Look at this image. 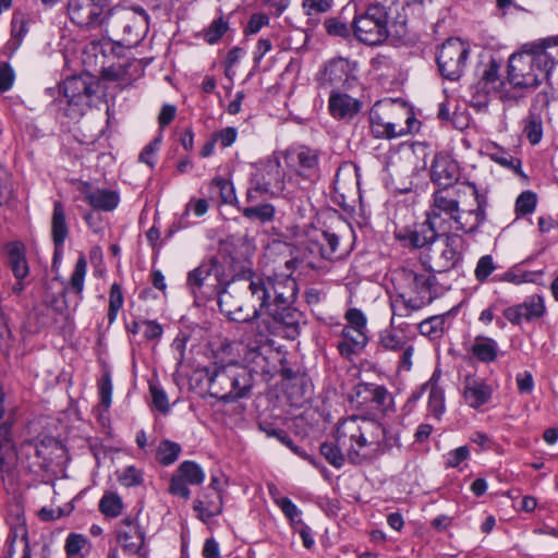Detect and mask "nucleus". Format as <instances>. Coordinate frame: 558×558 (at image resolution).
<instances>
[{"mask_svg":"<svg viewBox=\"0 0 558 558\" xmlns=\"http://www.w3.org/2000/svg\"><path fill=\"white\" fill-rule=\"evenodd\" d=\"M161 143V137L154 138L149 144H147L138 156V160L143 163H146L150 168L155 166L156 155L159 150Z\"/></svg>","mask_w":558,"mask_h":558,"instance_id":"nucleus-53","label":"nucleus"},{"mask_svg":"<svg viewBox=\"0 0 558 558\" xmlns=\"http://www.w3.org/2000/svg\"><path fill=\"white\" fill-rule=\"evenodd\" d=\"M369 122L372 134L376 138L401 137V119H390L389 112L381 111L377 105L369 112Z\"/></svg>","mask_w":558,"mask_h":558,"instance_id":"nucleus-16","label":"nucleus"},{"mask_svg":"<svg viewBox=\"0 0 558 558\" xmlns=\"http://www.w3.org/2000/svg\"><path fill=\"white\" fill-rule=\"evenodd\" d=\"M536 206V195L526 191L520 194L515 202V211L521 215H527L534 211Z\"/></svg>","mask_w":558,"mask_h":558,"instance_id":"nucleus-52","label":"nucleus"},{"mask_svg":"<svg viewBox=\"0 0 558 558\" xmlns=\"http://www.w3.org/2000/svg\"><path fill=\"white\" fill-rule=\"evenodd\" d=\"M5 520L9 527H27L24 508L20 502H12L8 506Z\"/></svg>","mask_w":558,"mask_h":558,"instance_id":"nucleus-48","label":"nucleus"},{"mask_svg":"<svg viewBox=\"0 0 558 558\" xmlns=\"http://www.w3.org/2000/svg\"><path fill=\"white\" fill-rule=\"evenodd\" d=\"M43 447L44 446H39L34 440H25L21 444V449L23 453H34V457H36L37 459V461L28 463L26 465L27 469H29L31 471H33L34 468L45 469L48 466L49 461L43 458Z\"/></svg>","mask_w":558,"mask_h":558,"instance_id":"nucleus-44","label":"nucleus"},{"mask_svg":"<svg viewBox=\"0 0 558 558\" xmlns=\"http://www.w3.org/2000/svg\"><path fill=\"white\" fill-rule=\"evenodd\" d=\"M469 454L470 451L466 446L451 450L446 457V465L449 468H457L461 462L468 459Z\"/></svg>","mask_w":558,"mask_h":558,"instance_id":"nucleus-64","label":"nucleus"},{"mask_svg":"<svg viewBox=\"0 0 558 558\" xmlns=\"http://www.w3.org/2000/svg\"><path fill=\"white\" fill-rule=\"evenodd\" d=\"M149 391L155 407L160 412L167 413L169 411V402L165 390L157 385L150 384Z\"/></svg>","mask_w":558,"mask_h":558,"instance_id":"nucleus-61","label":"nucleus"},{"mask_svg":"<svg viewBox=\"0 0 558 558\" xmlns=\"http://www.w3.org/2000/svg\"><path fill=\"white\" fill-rule=\"evenodd\" d=\"M459 213V202L451 196L450 191L439 190L433 195V204L427 211V219L442 233H447L451 229V221L457 225L458 231H465V225L461 221Z\"/></svg>","mask_w":558,"mask_h":558,"instance_id":"nucleus-9","label":"nucleus"},{"mask_svg":"<svg viewBox=\"0 0 558 558\" xmlns=\"http://www.w3.org/2000/svg\"><path fill=\"white\" fill-rule=\"evenodd\" d=\"M470 187L472 189V194L475 196L477 207L476 209L470 211L471 214L475 215V222L470 228L465 227V233L475 232L486 219L487 201L485 196L478 194L475 184H470Z\"/></svg>","mask_w":558,"mask_h":558,"instance_id":"nucleus-41","label":"nucleus"},{"mask_svg":"<svg viewBox=\"0 0 558 558\" xmlns=\"http://www.w3.org/2000/svg\"><path fill=\"white\" fill-rule=\"evenodd\" d=\"M499 64L493 60L483 72L481 82L487 93L499 92L505 85L499 76Z\"/></svg>","mask_w":558,"mask_h":558,"instance_id":"nucleus-37","label":"nucleus"},{"mask_svg":"<svg viewBox=\"0 0 558 558\" xmlns=\"http://www.w3.org/2000/svg\"><path fill=\"white\" fill-rule=\"evenodd\" d=\"M428 410L436 418H439L445 412L444 390L435 384L429 387Z\"/></svg>","mask_w":558,"mask_h":558,"instance_id":"nucleus-43","label":"nucleus"},{"mask_svg":"<svg viewBox=\"0 0 558 558\" xmlns=\"http://www.w3.org/2000/svg\"><path fill=\"white\" fill-rule=\"evenodd\" d=\"M250 205L242 209V215L251 220L259 223L271 222L275 219L276 208L270 203H248Z\"/></svg>","mask_w":558,"mask_h":558,"instance_id":"nucleus-29","label":"nucleus"},{"mask_svg":"<svg viewBox=\"0 0 558 558\" xmlns=\"http://www.w3.org/2000/svg\"><path fill=\"white\" fill-rule=\"evenodd\" d=\"M337 434L339 441L348 446L347 456L353 464L371 462L389 451L397 442V438L388 436L378 421L364 416L344 418L339 424Z\"/></svg>","mask_w":558,"mask_h":558,"instance_id":"nucleus-2","label":"nucleus"},{"mask_svg":"<svg viewBox=\"0 0 558 558\" xmlns=\"http://www.w3.org/2000/svg\"><path fill=\"white\" fill-rule=\"evenodd\" d=\"M468 351L478 361L485 364L495 362L499 355L497 341L487 336H476Z\"/></svg>","mask_w":558,"mask_h":558,"instance_id":"nucleus-22","label":"nucleus"},{"mask_svg":"<svg viewBox=\"0 0 558 558\" xmlns=\"http://www.w3.org/2000/svg\"><path fill=\"white\" fill-rule=\"evenodd\" d=\"M228 29V23L223 19L214 20L207 29H205L204 38L209 44L217 43Z\"/></svg>","mask_w":558,"mask_h":558,"instance_id":"nucleus-49","label":"nucleus"},{"mask_svg":"<svg viewBox=\"0 0 558 558\" xmlns=\"http://www.w3.org/2000/svg\"><path fill=\"white\" fill-rule=\"evenodd\" d=\"M100 405L108 409L111 404L112 383L108 373L104 374L98 384Z\"/></svg>","mask_w":558,"mask_h":558,"instance_id":"nucleus-56","label":"nucleus"},{"mask_svg":"<svg viewBox=\"0 0 558 558\" xmlns=\"http://www.w3.org/2000/svg\"><path fill=\"white\" fill-rule=\"evenodd\" d=\"M523 134L532 145H537L543 137V117L529 113L524 119Z\"/></svg>","mask_w":558,"mask_h":558,"instance_id":"nucleus-36","label":"nucleus"},{"mask_svg":"<svg viewBox=\"0 0 558 558\" xmlns=\"http://www.w3.org/2000/svg\"><path fill=\"white\" fill-rule=\"evenodd\" d=\"M62 90L69 106L65 114L72 119H77L84 113L95 93L92 82L82 76L68 77L63 82Z\"/></svg>","mask_w":558,"mask_h":558,"instance_id":"nucleus-13","label":"nucleus"},{"mask_svg":"<svg viewBox=\"0 0 558 558\" xmlns=\"http://www.w3.org/2000/svg\"><path fill=\"white\" fill-rule=\"evenodd\" d=\"M17 539H21L24 544L28 542V531L27 527H10V532L7 538V545H8V554L10 556L14 555V544Z\"/></svg>","mask_w":558,"mask_h":558,"instance_id":"nucleus-59","label":"nucleus"},{"mask_svg":"<svg viewBox=\"0 0 558 558\" xmlns=\"http://www.w3.org/2000/svg\"><path fill=\"white\" fill-rule=\"evenodd\" d=\"M219 502L215 505L214 502L206 504L201 499L194 500V510L198 512V517L206 521L207 519L218 515L222 511V501L221 496L218 495Z\"/></svg>","mask_w":558,"mask_h":558,"instance_id":"nucleus-46","label":"nucleus"},{"mask_svg":"<svg viewBox=\"0 0 558 558\" xmlns=\"http://www.w3.org/2000/svg\"><path fill=\"white\" fill-rule=\"evenodd\" d=\"M208 388L211 397L232 402L248 395L253 387V372L239 363L215 365L207 368Z\"/></svg>","mask_w":558,"mask_h":558,"instance_id":"nucleus-4","label":"nucleus"},{"mask_svg":"<svg viewBox=\"0 0 558 558\" xmlns=\"http://www.w3.org/2000/svg\"><path fill=\"white\" fill-rule=\"evenodd\" d=\"M87 272V260L85 256H80L75 263L73 272L69 281L64 284L62 295L65 296L68 293H74L77 298L75 306L83 300V290L85 283V277Z\"/></svg>","mask_w":558,"mask_h":558,"instance_id":"nucleus-24","label":"nucleus"},{"mask_svg":"<svg viewBox=\"0 0 558 558\" xmlns=\"http://www.w3.org/2000/svg\"><path fill=\"white\" fill-rule=\"evenodd\" d=\"M520 305L522 306L524 320L526 322L539 318L545 313L544 300L539 295H532Z\"/></svg>","mask_w":558,"mask_h":558,"instance_id":"nucleus-42","label":"nucleus"},{"mask_svg":"<svg viewBox=\"0 0 558 558\" xmlns=\"http://www.w3.org/2000/svg\"><path fill=\"white\" fill-rule=\"evenodd\" d=\"M447 318L448 314L428 317L418 324L420 333L428 337L430 340L440 339L446 330Z\"/></svg>","mask_w":558,"mask_h":558,"instance_id":"nucleus-31","label":"nucleus"},{"mask_svg":"<svg viewBox=\"0 0 558 558\" xmlns=\"http://www.w3.org/2000/svg\"><path fill=\"white\" fill-rule=\"evenodd\" d=\"M15 422L14 410L7 411L2 420H0V442L12 441V426Z\"/></svg>","mask_w":558,"mask_h":558,"instance_id":"nucleus-58","label":"nucleus"},{"mask_svg":"<svg viewBox=\"0 0 558 558\" xmlns=\"http://www.w3.org/2000/svg\"><path fill=\"white\" fill-rule=\"evenodd\" d=\"M469 52V47L458 38H450L444 43L437 54V64L441 76L450 81L460 78Z\"/></svg>","mask_w":558,"mask_h":558,"instance_id":"nucleus-11","label":"nucleus"},{"mask_svg":"<svg viewBox=\"0 0 558 558\" xmlns=\"http://www.w3.org/2000/svg\"><path fill=\"white\" fill-rule=\"evenodd\" d=\"M70 20L81 28L100 27L109 16L107 0H70L68 3Z\"/></svg>","mask_w":558,"mask_h":558,"instance_id":"nucleus-10","label":"nucleus"},{"mask_svg":"<svg viewBox=\"0 0 558 558\" xmlns=\"http://www.w3.org/2000/svg\"><path fill=\"white\" fill-rule=\"evenodd\" d=\"M354 72L355 63H351L348 59L330 60L319 76V84L332 88V92L335 89H348L356 82Z\"/></svg>","mask_w":558,"mask_h":558,"instance_id":"nucleus-14","label":"nucleus"},{"mask_svg":"<svg viewBox=\"0 0 558 558\" xmlns=\"http://www.w3.org/2000/svg\"><path fill=\"white\" fill-rule=\"evenodd\" d=\"M118 480L125 487L140 486L144 482V474L142 470L130 465L119 474Z\"/></svg>","mask_w":558,"mask_h":558,"instance_id":"nucleus-47","label":"nucleus"},{"mask_svg":"<svg viewBox=\"0 0 558 558\" xmlns=\"http://www.w3.org/2000/svg\"><path fill=\"white\" fill-rule=\"evenodd\" d=\"M550 102V94L547 90V88H544L539 93L536 94V96L533 99L532 106L529 110V113H534L537 116L543 114V112L546 110Z\"/></svg>","mask_w":558,"mask_h":558,"instance_id":"nucleus-60","label":"nucleus"},{"mask_svg":"<svg viewBox=\"0 0 558 558\" xmlns=\"http://www.w3.org/2000/svg\"><path fill=\"white\" fill-rule=\"evenodd\" d=\"M181 452V446L174 441L165 439L157 447V459L162 465H170L177 461Z\"/></svg>","mask_w":558,"mask_h":558,"instance_id":"nucleus-39","label":"nucleus"},{"mask_svg":"<svg viewBox=\"0 0 558 558\" xmlns=\"http://www.w3.org/2000/svg\"><path fill=\"white\" fill-rule=\"evenodd\" d=\"M88 547L89 542L86 536L78 533H70L64 545L66 558H85Z\"/></svg>","mask_w":558,"mask_h":558,"instance_id":"nucleus-33","label":"nucleus"},{"mask_svg":"<svg viewBox=\"0 0 558 558\" xmlns=\"http://www.w3.org/2000/svg\"><path fill=\"white\" fill-rule=\"evenodd\" d=\"M186 288L193 295L195 305L201 306L218 296L220 306V294L225 287L221 288V271L218 263L210 259L191 270L187 274Z\"/></svg>","mask_w":558,"mask_h":558,"instance_id":"nucleus-7","label":"nucleus"},{"mask_svg":"<svg viewBox=\"0 0 558 558\" xmlns=\"http://www.w3.org/2000/svg\"><path fill=\"white\" fill-rule=\"evenodd\" d=\"M496 269V265L494 263V259L490 255H484L482 256L475 267V278L480 282H484L487 280V278L493 274V271Z\"/></svg>","mask_w":558,"mask_h":558,"instance_id":"nucleus-51","label":"nucleus"},{"mask_svg":"<svg viewBox=\"0 0 558 558\" xmlns=\"http://www.w3.org/2000/svg\"><path fill=\"white\" fill-rule=\"evenodd\" d=\"M84 199L95 209L111 211L119 205L120 197L114 191L95 190L86 193Z\"/></svg>","mask_w":558,"mask_h":558,"instance_id":"nucleus-26","label":"nucleus"},{"mask_svg":"<svg viewBox=\"0 0 558 558\" xmlns=\"http://www.w3.org/2000/svg\"><path fill=\"white\" fill-rule=\"evenodd\" d=\"M446 236V247L441 251L440 255L435 259L434 265H429L428 269L434 272H442L452 268L458 260V252L456 243L458 236L454 234L442 233Z\"/></svg>","mask_w":558,"mask_h":558,"instance_id":"nucleus-25","label":"nucleus"},{"mask_svg":"<svg viewBox=\"0 0 558 558\" xmlns=\"http://www.w3.org/2000/svg\"><path fill=\"white\" fill-rule=\"evenodd\" d=\"M341 447H344L339 441V435L337 434V442H324L320 445V453L324 458L335 468L340 469L345 461V457L341 451Z\"/></svg>","mask_w":558,"mask_h":558,"instance_id":"nucleus-38","label":"nucleus"},{"mask_svg":"<svg viewBox=\"0 0 558 558\" xmlns=\"http://www.w3.org/2000/svg\"><path fill=\"white\" fill-rule=\"evenodd\" d=\"M298 283L291 276H265L253 269L236 274L220 294V311L233 322L255 325L257 339L247 348L251 360L264 357L263 345L269 336L295 339L303 315L292 306Z\"/></svg>","mask_w":558,"mask_h":558,"instance_id":"nucleus-1","label":"nucleus"},{"mask_svg":"<svg viewBox=\"0 0 558 558\" xmlns=\"http://www.w3.org/2000/svg\"><path fill=\"white\" fill-rule=\"evenodd\" d=\"M187 484L189 483H186L184 478L173 474L169 484V493L173 496L187 500L191 496V490L189 489Z\"/></svg>","mask_w":558,"mask_h":558,"instance_id":"nucleus-57","label":"nucleus"},{"mask_svg":"<svg viewBox=\"0 0 558 558\" xmlns=\"http://www.w3.org/2000/svg\"><path fill=\"white\" fill-rule=\"evenodd\" d=\"M344 318L347 324L343 327H352L354 329L367 330V319L363 312L359 308H350L347 311Z\"/></svg>","mask_w":558,"mask_h":558,"instance_id":"nucleus-55","label":"nucleus"},{"mask_svg":"<svg viewBox=\"0 0 558 558\" xmlns=\"http://www.w3.org/2000/svg\"><path fill=\"white\" fill-rule=\"evenodd\" d=\"M558 61V41L548 38L534 43L515 54L508 64V82L515 88L532 89L549 78Z\"/></svg>","mask_w":558,"mask_h":558,"instance_id":"nucleus-3","label":"nucleus"},{"mask_svg":"<svg viewBox=\"0 0 558 558\" xmlns=\"http://www.w3.org/2000/svg\"><path fill=\"white\" fill-rule=\"evenodd\" d=\"M351 28L360 43L369 46L383 44L389 36L387 8L379 2L369 4L354 16Z\"/></svg>","mask_w":558,"mask_h":558,"instance_id":"nucleus-6","label":"nucleus"},{"mask_svg":"<svg viewBox=\"0 0 558 558\" xmlns=\"http://www.w3.org/2000/svg\"><path fill=\"white\" fill-rule=\"evenodd\" d=\"M342 340L337 348L340 354L345 359H351L362 352L368 342L367 330L343 327L341 331Z\"/></svg>","mask_w":558,"mask_h":558,"instance_id":"nucleus-19","label":"nucleus"},{"mask_svg":"<svg viewBox=\"0 0 558 558\" xmlns=\"http://www.w3.org/2000/svg\"><path fill=\"white\" fill-rule=\"evenodd\" d=\"M14 196V190L8 171L0 166V206L9 204Z\"/></svg>","mask_w":558,"mask_h":558,"instance_id":"nucleus-50","label":"nucleus"},{"mask_svg":"<svg viewBox=\"0 0 558 558\" xmlns=\"http://www.w3.org/2000/svg\"><path fill=\"white\" fill-rule=\"evenodd\" d=\"M493 388L482 378L468 375L463 380V399L473 409H478L489 402Z\"/></svg>","mask_w":558,"mask_h":558,"instance_id":"nucleus-17","label":"nucleus"},{"mask_svg":"<svg viewBox=\"0 0 558 558\" xmlns=\"http://www.w3.org/2000/svg\"><path fill=\"white\" fill-rule=\"evenodd\" d=\"M332 7V0H303V8L307 15L325 13Z\"/></svg>","mask_w":558,"mask_h":558,"instance_id":"nucleus-63","label":"nucleus"},{"mask_svg":"<svg viewBox=\"0 0 558 558\" xmlns=\"http://www.w3.org/2000/svg\"><path fill=\"white\" fill-rule=\"evenodd\" d=\"M399 276L404 291L400 293L401 300H396L392 303L393 315L408 316L411 312L432 303L435 286L433 275L418 274L412 269L402 268Z\"/></svg>","mask_w":558,"mask_h":558,"instance_id":"nucleus-5","label":"nucleus"},{"mask_svg":"<svg viewBox=\"0 0 558 558\" xmlns=\"http://www.w3.org/2000/svg\"><path fill=\"white\" fill-rule=\"evenodd\" d=\"M146 533L138 523L137 515L123 518L117 526V541L124 553L130 555L141 554L145 545Z\"/></svg>","mask_w":558,"mask_h":558,"instance_id":"nucleus-15","label":"nucleus"},{"mask_svg":"<svg viewBox=\"0 0 558 558\" xmlns=\"http://www.w3.org/2000/svg\"><path fill=\"white\" fill-rule=\"evenodd\" d=\"M339 245L337 234L323 231L318 239L313 243L312 252L318 251L319 255L325 259H331Z\"/></svg>","mask_w":558,"mask_h":558,"instance_id":"nucleus-34","label":"nucleus"},{"mask_svg":"<svg viewBox=\"0 0 558 558\" xmlns=\"http://www.w3.org/2000/svg\"><path fill=\"white\" fill-rule=\"evenodd\" d=\"M282 196L291 198L292 195L286 189L284 172L278 160H269L252 174L246 192L247 203H256L263 195Z\"/></svg>","mask_w":558,"mask_h":558,"instance_id":"nucleus-8","label":"nucleus"},{"mask_svg":"<svg viewBox=\"0 0 558 558\" xmlns=\"http://www.w3.org/2000/svg\"><path fill=\"white\" fill-rule=\"evenodd\" d=\"M432 180L441 190H448L459 180L458 165L446 157L436 158L432 165Z\"/></svg>","mask_w":558,"mask_h":558,"instance_id":"nucleus-20","label":"nucleus"},{"mask_svg":"<svg viewBox=\"0 0 558 558\" xmlns=\"http://www.w3.org/2000/svg\"><path fill=\"white\" fill-rule=\"evenodd\" d=\"M123 293L121 286L119 283H113L110 288L109 293V310H108V320L109 324H112L118 315V312L123 305Z\"/></svg>","mask_w":558,"mask_h":558,"instance_id":"nucleus-45","label":"nucleus"},{"mask_svg":"<svg viewBox=\"0 0 558 558\" xmlns=\"http://www.w3.org/2000/svg\"><path fill=\"white\" fill-rule=\"evenodd\" d=\"M357 409L387 412L393 405L391 393L381 385L360 383L349 397Z\"/></svg>","mask_w":558,"mask_h":558,"instance_id":"nucleus-12","label":"nucleus"},{"mask_svg":"<svg viewBox=\"0 0 558 558\" xmlns=\"http://www.w3.org/2000/svg\"><path fill=\"white\" fill-rule=\"evenodd\" d=\"M20 462V456L12 441L0 442V471L11 475Z\"/></svg>","mask_w":558,"mask_h":558,"instance_id":"nucleus-32","label":"nucleus"},{"mask_svg":"<svg viewBox=\"0 0 558 558\" xmlns=\"http://www.w3.org/2000/svg\"><path fill=\"white\" fill-rule=\"evenodd\" d=\"M441 235L442 232L437 227L432 226L430 221L426 218L424 222L415 225L413 229L405 230L400 234V240L404 241L408 246L422 248L432 244Z\"/></svg>","mask_w":558,"mask_h":558,"instance_id":"nucleus-18","label":"nucleus"},{"mask_svg":"<svg viewBox=\"0 0 558 558\" xmlns=\"http://www.w3.org/2000/svg\"><path fill=\"white\" fill-rule=\"evenodd\" d=\"M329 110L336 119L350 120L361 110V102L347 94L332 92L329 97Z\"/></svg>","mask_w":558,"mask_h":558,"instance_id":"nucleus-21","label":"nucleus"},{"mask_svg":"<svg viewBox=\"0 0 558 558\" xmlns=\"http://www.w3.org/2000/svg\"><path fill=\"white\" fill-rule=\"evenodd\" d=\"M175 474L190 485H201L205 480V473L203 469L194 461H183Z\"/></svg>","mask_w":558,"mask_h":558,"instance_id":"nucleus-35","label":"nucleus"},{"mask_svg":"<svg viewBox=\"0 0 558 558\" xmlns=\"http://www.w3.org/2000/svg\"><path fill=\"white\" fill-rule=\"evenodd\" d=\"M7 263L17 280L24 279L28 275V264L25 257L24 245L20 242L7 244Z\"/></svg>","mask_w":558,"mask_h":558,"instance_id":"nucleus-23","label":"nucleus"},{"mask_svg":"<svg viewBox=\"0 0 558 558\" xmlns=\"http://www.w3.org/2000/svg\"><path fill=\"white\" fill-rule=\"evenodd\" d=\"M298 173L304 178H312L317 174L318 154L307 147H302L298 154Z\"/></svg>","mask_w":558,"mask_h":558,"instance_id":"nucleus-30","label":"nucleus"},{"mask_svg":"<svg viewBox=\"0 0 558 558\" xmlns=\"http://www.w3.org/2000/svg\"><path fill=\"white\" fill-rule=\"evenodd\" d=\"M69 235V227L66 223L65 209L60 201H54L53 211L51 216V240L65 242Z\"/></svg>","mask_w":558,"mask_h":558,"instance_id":"nucleus-28","label":"nucleus"},{"mask_svg":"<svg viewBox=\"0 0 558 558\" xmlns=\"http://www.w3.org/2000/svg\"><path fill=\"white\" fill-rule=\"evenodd\" d=\"M276 504L280 507L284 515L292 522L301 521V511L288 497L276 499Z\"/></svg>","mask_w":558,"mask_h":558,"instance_id":"nucleus-62","label":"nucleus"},{"mask_svg":"<svg viewBox=\"0 0 558 558\" xmlns=\"http://www.w3.org/2000/svg\"><path fill=\"white\" fill-rule=\"evenodd\" d=\"M219 190L222 203L232 204L235 199L233 185L230 181L222 178H215L211 182Z\"/></svg>","mask_w":558,"mask_h":558,"instance_id":"nucleus-54","label":"nucleus"},{"mask_svg":"<svg viewBox=\"0 0 558 558\" xmlns=\"http://www.w3.org/2000/svg\"><path fill=\"white\" fill-rule=\"evenodd\" d=\"M410 342V338L402 329L390 327L379 333V348L385 351L399 352Z\"/></svg>","mask_w":558,"mask_h":558,"instance_id":"nucleus-27","label":"nucleus"},{"mask_svg":"<svg viewBox=\"0 0 558 558\" xmlns=\"http://www.w3.org/2000/svg\"><path fill=\"white\" fill-rule=\"evenodd\" d=\"M99 510L109 518H117L122 513L123 502L116 493H106L99 501Z\"/></svg>","mask_w":558,"mask_h":558,"instance_id":"nucleus-40","label":"nucleus"}]
</instances>
